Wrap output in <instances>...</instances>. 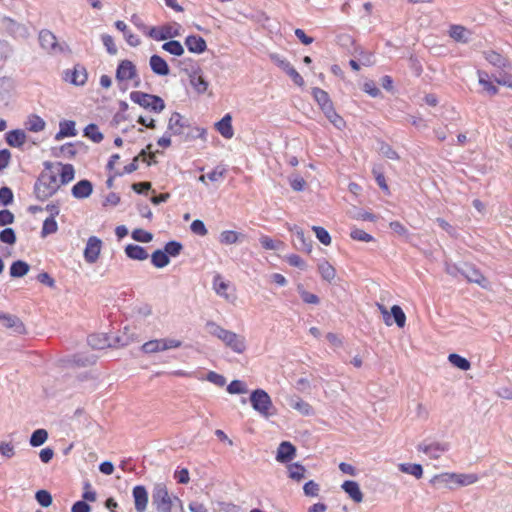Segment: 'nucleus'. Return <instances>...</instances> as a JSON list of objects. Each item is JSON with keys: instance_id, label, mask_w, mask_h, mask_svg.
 <instances>
[{"instance_id": "nucleus-19", "label": "nucleus", "mask_w": 512, "mask_h": 512, "mask_svg": "<svg viewBox=\"0 0 512 512\" xmlns=\"http://www.w3.org/2000/svg\"><path fill=\"white\" fill-rule=\"evenodd\" d=\"M92 192V183L86 179L76 183L71 190L73 197H75L76 199H86L92 194Z\"/></svg>"}, {"instance_id": "nucleus-8", "label": "nucleus", "mask_w": 512, "mask_h": 512, "mask_svg": "<svg viewBox=\"0 0 512 512\" xmlns=\"http://www.w3.org/2000/svg\"><path fill=\"white\" fill-rule=\"evenodd\" d=\"M182 341L175 338H162V339H154L145 342L141 350L144 353L151 354L157 352H163L170 349H176L181 347Z\"/></svg>"}, {"instance_id": "nucleus-57", "label": "nucleus", "mask_w": 512, "mask_h": 512, "mask_svg": "<svg viewBox=\"0 0 512 512\" xmlns=\"http://www.w3.org/2000/svg\"><path fill=\"white\" fill-rule=\"evenodd\" d=\"M227 391L230 394H244L247 392L246 385L240 380H233L228 386Z\"/></svg>"}, {"instance_id": "nucleus-12", "label": "nucleus", "mask_w": 512, "mask_h": 512, "mask_svg": "<svg viewBox=\"0 0 512 512\" xmlns=\"http://www.w3.org/2000/svg\"><path fill=\"white\" fill-rule=\"evenodd\" d=\"M289 230L293 233L292 242L294 247L301 252L310 253L312 251L310 237H306L303 230L298 226L290 227Z\"/></svg>"}, {"instance_id": "nucleus-14", "label": "nucleus", "mask_w": 512, "mask_h": 512, "mask_svg": "<svg viewBox=\"0 0 512 512\" xmlns=\"http://www.w3.org/2000/svg\"><path fill=\"white\" fill-rule=\"evenodd\" d=\"M102 247V241L96 237L91 236L87 240L86 247L84 249V258L86 262L93 264L99 258Z\"/></svg>"}, {"instance_id": "nucleus-30", "label": "nucleus", "mask_w": 512, "mask_h": 512, "mask_svg": "<svg viewBox=\"0 0 512 512\" xmlns=\"http://www.w3.org/2000/svg\"><path fill=\"white\" fill-rule=\"evenodd\" d=\"M6 142L12 147H21L26 142V134L20 129L9 131L6 134Z\"/></svg>"}, {"instance_id": "nucleus-41", "label": "nucleus", "mask_w": 512, "mask_h": 512, "mask_svg": "<svg viewBox=\"0 0 512 512\" xmlns=\"http://www.w3.org/2000/svg\"><path fill=\"white\" fill-rule=\"evenodd\" d=\"M84 136L94 143H100L103 140V134L99 131L96 124H89L84 129Z\"/></svg>"}, {"instance_id": "nucleus-6", "label": "nucleus", "mask_w": 512, "mask_h": 512, "mask_svg": "<svg viewBox=\"0 0 512 512\" xmlns=\"http://www.w3.org/2000/svg\"><path fill=\"white\" fill-rule=\"evenodd\" d=\"M130 99L132 102L140 105L145 109H149L155 113H160L165 108V103L163 99L156 95L140 91H133L130 93Z\"/></svg>"}, {"instance_id": "nucleus-33", "label": "nucleus", "mask_w": 512, "mask_h": 512, "mask_svg": "<svg viewBox=\"0 0 512 512\" xmlns=\"http://www.w3.org/2000/svg\"><path fill=\"white\" fill-rule=\"evenodd\" d=\"M30 266L28 263L18 260L12 263L10 267V276L13 278H20L29 272Z\"/></svg>"}, {"instance_id": "nucleus-9", "label": "nucleus", "mask_w": 512, "mask_h": 512, "mask_svg": "<svg viewBox=\"0 0 512 512\" xmlns=\"http://www.w3.org/2000/svg\"><path fill=\"white\" fill-rule=\"evenodd\" d=\"M116 80L119 83H126L133 81V86L138 87L140 85V78L137 73L136 66L130 60H122L116 70Z\"/></svg>"}, {"instance_id": "nucleus-42", "label": "nucleus", "mask_w": 512, "mask_h": 512, "mask_svg": "<svg viewBox=\"0 0 512 512\" xmlns=\"http://www.w3.org/2000/svg\"><path fill=\"white\" fill-rule=\"evenodd\" d=\"M190 83L199 94L206 92L208 88V82L197 73L190 75Z\"/></svg>"}, {"instance_id": "nucleus-18", "label": "nucleus", "mask_w": 512, "mask_h": 512, "mask_svg": "<svg viewBox=\"0 0 512 512\" xmlns=\"http://www.w3.org/2000/svg\"><path fill=\"white\" fill-rule=\"evenodd\" d=\"M458 272L463 275L469 282L477 283L482 287H486L487 280L479 270L473 266L465 265L463 268L458 269Z\"/></svg>"}, {"instance_id": "nucleus-62", "label": "nucleus", "mask_w": 512, "mask_h": 512, "mask_svg": "<svg viewBox=\"0 0 512 512\" xmlns=\"http://www.w3.org/2000/svg\"><path fill=\"white\" fill-rule=\"evenodd\" d=\"M191 231L196 234V235H199V236H205L207 235L208 231L205 227V224L203 221L197 219V220H194L192 223H191Z\"/></svg>"}, {"instance_id": "nucleus-36", "label": "nucleus", "mask_w": 512, "mask_h": 512, "mask_svg": "<svg viewBox=\"0 0 512 512\" xmlns=\"http://www.w3.org/2000/svg\"><path fill=\"white\" fill-rule=\"evenodd\" d=\"M25 126L29 131L40 132L45 128V121L37 115H30Z\"/></svg>"}, {"instance_id": "nucleus-20", "label": "nucleus", "mask_w": 512, "mask_h": 512, "mask_svg": "<svg viewBox=\"0 0 512 512\" xmlns=\"http://www.w3.org/2000/svg\"><path fill=\"white\" fill-rule=\"evenodd\" d=\"M151 70L159 76H167L170 73L167 62L159 55H152L149 60Z\"/></svg>"}, {"instance_id": "nucleus-60", "label": "nucleus", "mask_w": 512, "mask_h": 512, "mask_svg": "<svg viewBox=\"0 0 512 512\" xmlns=\"http://www.w3.org/2000/svg\"><path fill=\"white\" fill-rule=\"evenodd\" d=\"M303 491L306 496L317 497L319 495L320 487L316 482L310 480L305 483Z\"/></svg>"}, {"instance_id": "nucleus-48", "label": "nucleus", "mask_w": 512, "mask_h": 512, "mask_svg": "<svg viewBox=\"0 0 512 512\" xmlns=\"http://www.w3.org/2000/svg\"><path fill=\"white\" fill-rule=\"evenodd\" d=\"M479 77V83L484 87V89L487 91L490 95H495L498 93V89L495 85H493L492 82H490L488 78V74L482 71L478 72Z\"/></svg>"}, {"instance_id": "nucleus-64", "label": "nucleus", "mask_w": 512, "mask_h": 512, "mask_svg": "<svg viewBox=\"0 0 512 512\" xmlns=\"http://www.w3.org/2000/svg\"><path fill=\"white\" fill-rule=\"evenodd\" d=\"M391 230L401 237L407 238L409 236L407 228L399 221H393L389 224Z\"/></svg>"}, {"instance_id": "nucleus-1", "label": "nucleus", "mask_w": 512, "mask_h": 512, "mask_svg": "<svg viewBox=\"0 0 512 512\" xmlns=\"http://www.w3.org/2000/svg\"><path fill=\"white\" fill-rule=\"evenodd\" d=\"M205 330L211 336L219 339L225 345V347L229 348L236 354H243L247 349L245 336L225 329L212 320L206 322Z\"/></svg>"}, {"instance_id": "nucleus-28", "label": "nucleus", "mask_w": 512, "mask_h": 512, "mask_svg": "<svg viewBox=\"0 0 512 512\" xmlns=\"http://www.w3.org/2000/svg\"><path fill=\"white\" fill-rule=\"evenodd\" d=\"M449 35L457 42L467 43L470 39L471 32L464 26L452 25L450 27Z\"/></svg>"}, {"instance_id": "nucleus-21", "label": "nucleus", "mask_w": 512, "mask_h": 512, "mask_svg": "<svg viewBox=\"0 0 512 512\" xmlns=\"http://www.w3.org/2000/svg\"><path fill=\"white\" fill-rule=\"evenodd\" d=\"M55 173H58L59 182L61 185L67 184L74 179V167L71 164L58 163L55 168Z\"/></svg>"}, {"instance_id": "nucleus-47", "label": "nucleus", "mask_w": 512, "mask_h": 512, "mask_svg": "<svg viewBox=\"0 0 512 512\" xmlns=\"http://www.w3.org/2000/svg\"><path fill=\"white\" fill-rule=\"evenodd\" d=\"M48 433L45 429L35 430L30 437V445L33 447L41 446L46 442Z\"/></svg>"}, {"instance_id": "nucleus-54", "label": "nucleus", "mask_w": 512, "mask_h": 512, "mask_svg": "<svg viewBox=\"0 0 512 512\" xmlns=\"http://www.w3.org/2000/svg\"><path fill=\"white\" fill-rule=\"evenodd\" d=\"M131 236L135 241L142 243H149L153 239V235L150 232L145 231L143 229L133 230Z\"/></svg>"}, {"instance_id": "nucleus-38", "label": "nucleus", "mask_w": 512, "mask_h": 512, "mask_svg": "<svg viewBox=\"0 0 512 512\" xmlns=\"http://www.w3.org/2000/svg\"><path fill=\"white\" fill-rule=\"evenodd\" d=\"M398 467L401 472L413 475L417 479H420L423 475V469L420 464L401 463Z\"/></svg>"}, {"instance_id": "nucleus-46", "label": "nucleus", "mask_w": 512, "mask_h": 512, "mask_svg": "<svg viewBox=\"0 0 512 512\" xmlns=\"http://www.w3.org/2000/svg\"><path fill=\"white\" fill-rule=\"evenodd\" d=\"M162 49L174 56H181L184 54V48L179 41L171 40L162 45Z\"/></svg>"}, {"instance_id": "nucleus-22", "label": "nucleus", "mask_w": 512, "mask_h": 512, "mask_svg": "<svg viewBox=\"0 0 512 512\" xmlns=\"http://www.w3.org/2000/svg\"><path fill=\"white\" fill-rule=\"evenodd\" d=\"M341 488L348 494V496L356 503H360L363 501V493L360 489V486L355 481H345Z\"/></svg>"}, {"instance_id": "nucleus-11", "label": "nucleus", "mask_w": 512, "mask_h": 512, "mask_svg": "<svg viewBox=\"0 0 512 512\" xmlns=\"http://www.w3.org/2000/svg\"><path fill=\"white\" fill-rule=\"evenodd\" d=\"M180 29L179 25H166L159 28L152 27L148 30V36L157 41H162L179 36Z\"/></svg>"}, {"instance_id": "nucleus-23", "label": "nucleus", "mask_w": 512, "mask_h": 512, "mask_svg": "<svg viewBox=\"0 0 512 512\" xmlns=\"http://www.w3.org/2000/svg\"><path fill=\"white\" fill-rule=\"evenodd\" d=\"M229 283L224 281L220 275H216L213 279V289L215 293L223 297L225 300L232 302L235 299L234 295L228 294Z\"/></svg>"}, {"instance_id": "nucleus-15", "label": "nucleus", "mask_w": 512, "mask_h": 512, "mask_svg": "<svg viewBox=\"0 0 512 512\" xmlns=\"http://www.w3.org/2000/svg\"><path fill=\"white\" fill-rule=\"evenodd\" d=\"M295 456L296 448L292 443L283 441L279 444L276 453V461L279 463H288L293 460Z\"/></svg>"}, {"instance_id": "nucleus-25", "label": "nucleus", "mask_w": 512, "mask_h": 512, "mask_svg": "<svg viewBox=\"0 0 512 512\" xmlns=\"http://www.w3.org/2000/svg\"><path fill=\"white\" fill-rule=\"evenodd\" d=\"M66 80L74 85H84L87 81L86 69L82 66H75L70 73L66 74Z\"/></svg>"}, {"instance_id": "nucleus-50", "label": "nucleus", "mask_w": 512, "mask_h": 512, "mask_svg": "<svg viewBox=\"0 0 512 512\" xmlns=\"http://www.w3.org/2000/svg\"><path fill=\"white\" fill-rule=\"evenodd\" d=\"M269 58L275 65H277L284 72H286L292 66L291 63L286 58L277 53H270Z\"/></svg>"}, {"instance_id": "nucleus-34", "label": "nucleus", "mask_w": 512, "mask_h": 512, "mask_svg": "<svg viewBox=\"0 0 512 512\" xmlns=\"http://www.w3.org/2000/svg\"><path fill=\"white\" fill-rule=\"evenodd\" d=\"M13 88V82L10 78H0V103L7 102Z\"/></svg>"}, {"instance_id": "nucleus-43", "label": "nucleus", "mask_w": 512, "mask_h": 512, "mask_svg": "<svg viewBox=\"0 0 512 512\" xmlns=\"http://www.w3.org/2000/svg\"><path fill=\"white\" fill-rule=\"evenodd\" d=\"M354 57L358 59V61L360 62V64L362 66L369 67L374 64V56H373L372 52H370V51H365L363 49H356Z\"/></svg>"}, {"instance_id": "nucleus-32", "label": "nucleus", "mask_w": 512, "mask_h": 512, "mask_svg": "<svg viewBox=\"0 0 512 512\" xmlns=\"http://www.w3.org/2000/svg\"><path fill=\"white\" fill-rule=\"evenodd\" d=\"M288 477L293 481L300 482L305 478L306 468L298 463H292L287 466Z\"/></svg>"}, {"instance_id": "nucleus-31", "label": "nucleus", "mask_w": 512, "mask_h": 512, "mask_svg": "<svg viewBox=\"0 0 512 512\" xmlns=\"http://www.w3.org/2000/svg\"><path fill=\"white\" fill-rule=\"evenodd\" d=\"M125 253L130 259H133V260L143 261L148 258L147 251L139 245H134V244L127 245L125 248Z\"/></svg>"}, {"instance_id": "nucleus-59", "label": "nucleus", "mask_w": 512, "mask_h": 512, "mask_svg": "<svg viewBox=\"0 0 512 512\" xmlns=\"http://www.w3.org/2000/svg\"><path fill=\"white\" fill-rule=\"evenodd\" d=\"M350 236L352 239L362 242H370L373 241V237L366 233L364 230L354 228L352 229Z\"/></svg>"}, {"instance_id": "nucleus-35", "label": "nucleus", "mask_w": 512, "mask_h": 512, "mask_svg": "<svg viewBox=\"0 0 512 512\" xmlns=\"http://www.w3.org/2000/svg\"><path fill=\"white\" fill-rule=\"evenodd\" d=\"M318 271L321 274V277L328 282L334 280L336 276L334 267L327 261H322L318 264Z\"/></svg>"}, {"instance_id": "nucleus-52", "label": "nucleus", "mask_w": 512, "mask_h": 512, "mask_svg": "<svg viewBox=\"0 0 512 512\" xmlns=\"http://www.w3.org/2000/svg\"><path fill=\"white\" fill-rule=\"evenodd\" d=\"M259 241L262 247L266 250H278L283 245L281 241H275L269 236L265 235L261 236Z\"/></svg>"}, {"instance_id": "nucleus-29", "label": "nucleus", "mask_w": 512, "mask_h": 512, "mask_svg": "<svg viewBox=\"0 0 512 512\" xmlns=\"http://www.w3.org/2000/svg\"><path fill=\"white\" fill-rule=\"evenodd\" d=\"M184 127V118L179 113L174 112L169 119L168 130L173 135H180L183 133Z\"/></svg>"}, {"instance_id": "nucleus-58", "label": "nucleus", "mask_w": 512, "mask_h": 512, "mask_svg": "<svg viewBox=\"0 0 512 512\" xmlns=\"http://www.w3.org/2000/svg\"><path fill=\"white\" fill-rule=\"evenodd\" d=\"M0 241L6 244H14L16 242V235L12 228H5L0 231Z\"/></svg>"}, {"instance_id": "nucleus-2", "label": "nucleus", "mask_w": 512, "mask_h": 512, "mask_svg": "<svg viewBox=\"0 0 512 512\" xmlns=\"http://www.w3.org/2000/svg\"><path fill=\"white\" fill-rule=\"evenodd\" d=\"M152 507L156 512H172L173 508H183L181 499L171 494L163 482H158L152 488Z\"/></svg>"}, {"instance_id": "nucleus-5", "label": "nucleus", "mask_w": 512, "mask_h": 512, "mask_svg": "<svg viewBox=\"0 0 512 512\" xmlns=\"http://www.w3.org/2000/svg\"><path fill=\"white\" fill-rule=\"evenodd\" d=\"M250 403L253 409L265 418L275 414L271 397L263 389H256L251 393Z\"/></svg>"}, {"instance_id": "nucleus-26", "label": "nucleus", "mask_w": 512, "mask_h": 512, "mask_svg": "<svg viewBox=\"0 0 512 512\" xmlns=\"http://www.w3.org/2000/svg\"><path fill=\"white\" fill-rule=\"evenodd\" d=\"M216 129L224 138L231 139L234 135L231 115L226 114L219 122H217Z\"/></svg>"}, {"instance_id": "nucleus-51", "label": "nucleus", "mask_w": 512, "mask_h": 512, "mask_svg": "<svg viewBox=\"0 0 512 512\" xmlns=\"http://www.w3.org/2000/svg\"><path fill=\"white\" fill-rule=\"evenodd\" d=\"M57 229H58V225H57V222L55 221V218L48 217L43 223L41 234L43 237H45L49 234L55 233L57 231Z\"/></svg>"}, {"instance_id": "nucleus-44", "label": "nucleus", "mask_w": 512, "mask_h": 512, "mask_svg": "<svg viewBox=\"0 0 512 512\" xmlns=\"http://www.w3.org/2000/svg\"><path fill=\"white\" fill-rule=\"evenodd\" d=\"M448 360L453 366L463 371H467L471 367L470 362L466 358L455 353L450 354Z\"/></svg>"}, {"instance_id": "nucleus-4", "label": "nucleus", "mask_w": 512, "mask_h": 512, "mask_svg": "<svg viewBox=\"0 0 512 512\" xmlns=\"http://www.w3.org/2000/svg\"><path fill=\"white\" fill-rule=\"evenodd\" d=\"M40 47L51 56L68 54L71 52L65 41H59L56 35L48 30L42 29L38 35Z\"/></svg>"}, {"instance_id": "nucleus-56", "label": "nucleus", "mask_w": 512, "mask_h": 512, "mask_svg": "<svg viewBox=\"0 0 512 512\" xmlns=\"http://www.w3.org/2000/svg\"><path fill=\"white\" fill-rule=\"evenodd\" d=\"M182 248L183 247H182L181 243H179L177 241H170L165 245L164 252L166 253V255L168 257L169 256L176 257L180 254Z\"/></svg>"}, {"instance_id": "nucleus-53", "label": "nucleus", "mask_w": 512, "mask_h": 512, "mask_svg": "<svg viewBox=\"0 0 512 512\" xmlns=\"http://www.w3.org/2000/svg\"><path fill=\"white\" fill-rule=\"evenodd\" d=\"M35 499L42 507H49L52 504V496L47 490H38Z\"/></svg>"}, {"instance_id": "nucleus-37", "label": "nucleus", "mask_w": 512, "mask_h": 512, "mask_svg": "<svg viewBox=\"0 0 512 512\" xmlns=\"http://www.w3.org/2000/svg\"><path fill=\"white\" fill-rule=\"evenodd\" d=\"M484 55L485 59L495 67L505 68L507 66V60L495 51H487Z\"/></svg>"}, {"instance_id": "nucleus-39", "label": "nucleus", "mask_w": 512, "mask_h": 512, "mask_svg": "<svg viewBox=\"0 0 512 512\" xmlns=\"http://www.w3.org/2000/svg\"><path fill=\"white\" fill-rule=\"evenodd\" d=\"M241 237H243V235L236 231L225 230L220 233L219 241L222 244L231 245L237 243Z\"/></svg>"}, {"instance_id": "nucleus-27", "label": "nucleus", "mask_w": 512, "mask_h": 512, "mask_svg": "<svg viewBox=\"0 0 512 512\" xmlns=\"http://www.w3.org/2000/svg\"><path fill=\"white\" fill-rule=\"evenodd\" d=\"M76 134L75 122L71 120H64L59 123V131L57 132L55 139L60 141L65 137L76 136Z\"/></svg>"}, {"instance_id": "nucleus-13", "label": "nucleus", "mask_w": 512, "mask_h": 512, "mask_svg": "<svg viewBox=\"0 0 512 512\" xmlns=\"http://www.w3.org/2000/svg\"><path fill=\"white\" fill-rule=\"evenodd\" d=\"M0 324L17 334H24L26 329L19 317L0 311Z\"/></svg>"}, {"instance_id": "nucleus-24", "label": "nucleus", "mask_w": 512, "mask_h": 512, "mask_svg": "<svg viewBox=\"0 0 512 512\" xmlns=\"http://www.w3.org/2000/svg\"><path fill=\"white\" fill-rule=\"evenodd\" d=\"M185 45L190 52L198 54L203 53L207 48L206 41L202 37L194 35L185 39Z\"/></svg>"}, {"instance_id": "nucleus-16", "label": "nucleus", "mask_w": 512, "mask_h": 512, "mask_svg": "<svg viewBox=\"0 0 512 512\" xmlns=\"http://www.w3.org/2000/svg\"><path fill=\"white\" fill-rule=\"evenodd\" d=\"M134 506L137 512H145L148 506V492L142 485L135 486L132 491Z\"/></svg>"}, {"instance_id": "nucleus-3", "label": "nucleus", "mask_w": 512, "mask_h": 512, "mask_svg": "<svg viewBox=\"0 0 512 512\" xmlns=\"http://www.w3.org/2000/svg\"><path fill=\"white\" fill-rule=\"evenodd\" d=\"M58 173L54 169L47 168L44 170L35 184V194L40 200H46L54 195L60 188Z\"/></svg>"}, {"instance_id": "nucleus-40", "label": "nucleus", "mask_w": 512, "mask_h": 512, "mask_svg": "<svg viewBox=\"0 0 512 512\" xmlns=\"http://www.w3.org/2000/svg\"><path fill=\"white\" fill-rule=\"evenodd\" d=\"M169 257L164 250H156L151 255V262L157 268H163L169 264Z\"/></svg>"}, {"instance_id": "nucleus-49", "label": "nucleus", "mask_w": 512, "mask_h": 512, "mask_svg": "<svg viewBox=\"0 0 512 512\" xmlns=\"http://www.w3.org/2000/svg\"><path fill=\"white\" fill-rule=\"evenodd\" d=\"M391 315L393 316L394 321L398 327L402 328L405 326L406 316L400 306H398V305L392 306L391 307Z\"/></svg>"}, {"instance_id": "nucleus-17", "label": "nucleus", "mask_w": 512, "mask_h": 512, "mask_svg": "<svg viewBox=\"0 0 512 512\" xmlns=\"http://www.w3.org/2000/svg\"><path fill=\"white\" fill-rule=\"evenodd\" d=\"M286 402L290 408L298 411L301 415L309 416L313 413L311 405L302 400L299 396H287Z\"/></svg>"}, {"instance_id": "nucleus-55", "label": "nucleus", "mask_w": 512, "mask_h": 512, "mask_svg": "<svg viewBox=\"0 0 512 512\" xmlns=\"http://www.w3.org/2000/svg\"><path fill=\"white\" fill-rule=\"evenodd\" d=\"M312 230L315 232L317 239L324 245L331 244V236L323 227L313 226Z\"/></svg>"}, {"instance_id": "nucleus-10", "label": "nucleus", "mask_w": 512, "mask_h": 512, "mask_svg": "<svg viewBox=\"0 0 512 512\" xmlns=\"http://www.w3.org/2000/svg\"><path fill=\"white\" fill-rule=\"evenodd\" d=\"M419 452H423L430 459H439L440 456L449 450L447 442H422L417 446Z\"/></svg>"}, {"instance_id": "nucleus-7", "label": "nucleus", "mask_w": 512, "mask_h": 512, "mask_svg": "<svg viewBox=\"0 0 512 512\" xmlns=\"http://www.w3.org/2000/svg\"><path fill=\"white\" fill-rule=\"evenodd\" d=\"M437 479L452 489L451 484H455L456 486H469L476 483L479 477L475 473H443L437 476Z\"/></svg>"}, {"instance_id": "nucleus-45", "label": "nucleus", "mask_w": 512, "mask_h": 512, "mask_svg": "<svg viewBox=\"0 0 512 512\" xmlns=\"http://www.w3.org/2000/svg\"><path fill=\"white\" fill-rule=\"evenodd\" d=\"M312 95L320 108L325 107L326 105H329L332 103L328 93L320 88H313L312 89Z\"/></svg>"}, {"instance_id": "nucleus-63", "label": "nucleus", "mask_w": 512, "mask_h": 512, "mask_svg": "<svg viewBox=\"0 0 512 512\" xmlns=\"http://www.w3.org/2000/svg\"><path fill=\"white\" fill-rule=\"evenodd\" d=\"M102 42H103V45L106 47L107 49V52L111 55H115L117 53V47L114 43V39L112 38V36L108 35V34H104L102 35Z\"/></svg>"}, {"instance_id": "nucleus-61", "label": "nucleus", "mask_w": 512, "mask_h": 512, "mask_svg": "<svg viewBox=\"0 0 512 512\" xmlns=\"http://www.w3.org/2000/svg\"><path fill=\"white\" fill-rule=\"evenodd\" d=\"M13 202V193L12 190L8 187L0 188V203L4 206H7Z\"/></svg>"}]
</instances>
